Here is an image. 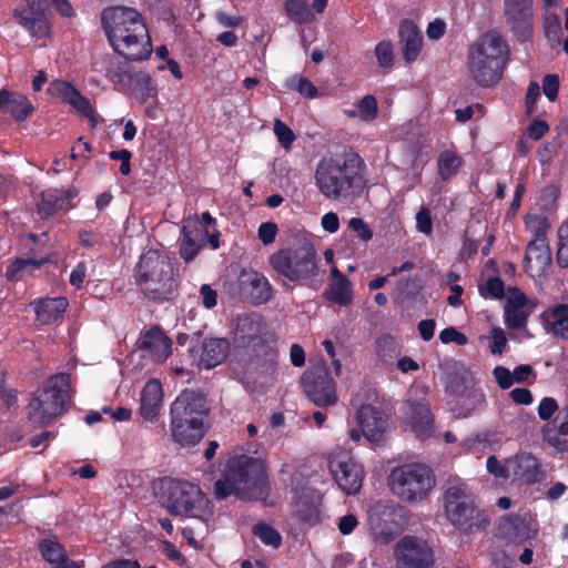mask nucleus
Wrapping results in <instances>:
<instances>
[{
	"mask_svg": "<svg viewBox=\"0 0 568 568\" xmlns=\"http://www.w3.org/2000/svg\"><path fill=\"white\" fill-rule=\"evenodd\" d=\"M253 534L265 545L278 548L282 542L280 532L270 525L257 524L253 527Z\"/></svg>",
	"mask_w": 568,
	"mask_h": 568,
	"instance_id": "47",
	"label": "nucleus"
},
{
	"mask_svg": "<svg viewBox=\"0 0 568 568\" xmlns=\"http://www.w3.org/2000/svg\"><path fill=\"white\" fill-rule=\"evenodd\" d=\"M274 134L278 143L285 149L290 150L295 141L294 132L281 120L276 119L273 126Z\"/></svg>",
	"mask_w": 568,
	"mask_h": 568,
	"instance_id": "54",
	"label": "nucleus"
},
{
	"mask_svg": "<svg viewBox=\"0 0 568 568\" xmlns=\"http://www.w3.org/2000/svg\"><path fill=\"white\" fill-rule=\"evenodd\" d=\"M101 20L108 41L122 42L123 36L134 33L132 38H136L135 33L148 29L141 14L128 7L106 8Z\"/></svg>",
	"mask_w": 568,
	"mask_h": 568,
	"instance_id": "12",
	"label": "nucleus"
},
{
	"mask_svg": "<svg viewBox=\"0 0 568 568\" xmlns=\"http://www.w3.org/2000/svg\"><path fill=\"white\" fill-rule=\"evenodd\" d=\"M544 30L547 39L552 44H560L562 41L561 17L558 12L542 13Z\"/></svg>",
	"mask_w": 568,
	"mask_h": 568,
	"instance_id": "44",
	"label": "nucleus"
},
{
	"mask_svg": "<svg viewBox=\"0 0 568 568\" xmlns=\"http://www.w3.org/2000/svg\"><path fill=\"white\" fill-rule=\"evenodd\" d=\"M527 230L532 235V240L547 241L548 221L545 216L538 214H528L525 219Z\"/></svg>",
	"mask_w": 568,
	"mask_h": 568,
	"instance_id": "46",
	"label": "nucleus"
},
{
	"mask_svg": "<svg viewBox=\"0 0 568 568\" xmlns=\"http://www.w3.org/2000/svg\"><path fill=\"white\" fill-rule=\"evenodd\" d=\"M294 507L296 516L308 524H313L318 518V497L311 489H303L294 497Z\"/></svg>",
	"mask_w": 568,
	"mask_h": 568,
	"instance_id": "36",
	"label": "nucleus"
},
{
	"mask_svg": "<svg viewBox=\"0 0 568 568\" xmlns=\"http://www.w3.org/2000/svg\"><path fill=\"white\" fill-rule=\"evenodd\" d=\"M171 434L183 447L194 446L205 434L209 414L206 399L201 394L185 389L171 405Z\"/></svg>",
	"mask_w": 568,
	"mask_h": 568,
	"instance_id": "4",
	"label": "nucleus"
},
{
	"mask_svg": "<svg viewBox=\"0 0 568 568\" xmlns=\"http://www.w3.org/2000/svg\"><path fill=\"white\" fill-rule=\"evenodd\" d=\"M268 263L275 272L292 282L317 275L316 253L308 244L278 250L268 257Z\"/></svg>",
	"mask_w": 568,
	"mask_h": 568,
	"instance_id": "10",
	"label": "nucleus"
},
{
	"mask_svg": "<svg viewBox=\"0 0 568 568\" xmlns=\"http://www.w3.org/2000/svg\"><path fill=\"white\" fill-rule=\"evenodd\" d=\"M364 161L353 151L323 158L315 169V185L328 200H352L364 186Z\"/></svg>",
	"mask_w": 568,
	"mask_h": 568,
	"instance_id": "1",
	"label": "nucleus"
},
{
	"mask_svg": "<svg viewBox=\"0 0 568 568\" xmlns=\"http://www.w3.org/2000/svg\"><path fill=\"white\" fill-rule=\"evenodd\" d=\"M284 8L286 14L298 23L310 22L313 18L312 11L304 0H287Z\"/></svg>",
	"mask_w": 568,
	"mask_h": 568,
	"instance_id": "45",
	"label": "nucleus"
},
{
	"mask_svg": "<svg viewBox=\"0 0 568 568\" xmlns=\"http://www.w3.org/2000/svg\"><path fill=\"white\" fill-rule=\"evenodd\" d=\"M230 349L226 338L206 337L202 341V355H225Z\"/></svg>",
	"mask_w": 568,
	"mask_h": 568,
	"instance_id": "52",
	"label": "nucleus"
},
{
	"mask_svg": "<svg viewBox=\"0 0 568 568\" xmlns=\"http://www.w3.org/2000/svg\"><path fill=\"white\" fill-rule=\"evenodd\" d=\"M546 329L554 336L568 339V304H557L542 315Z\"/></svg>",
	"mask_w": 568,
	"mask_h": 568,
	"instance_id": "34",
	"label": "nucleus"
},
{
	"mask_svg": "<svg viewBox=\"0 0 568 568\" xmlns=\"http://www.w3.org/2000/svg\"><path fill=\"white\" fill-rule=\"evenodd\" d=\"M439 339L444 344L456 343L458 345H465L467 343V337L454 327L443 329L439 333Z\"/></svg>",
	"mask_w": 568,
	"mask_h": 568,
	"instance_id": "63",
	"label": "nucleus"
},
{
	"mask_svg": "<svg viewBox=\"0 0 568 568\" xmlns=\"http://www.w3.org/2000/svg\"><path fill=\"white\" fill-rule=\"evenodd\" d=\"M394 558L398 568H432L435 564L428 542L414 536H405L397 541Z\"/></svg>",
	"mask_w": 568,
	"mask_h": 568,
	"instance_id": "13",
	"label": "nucleus"
},
{
	"mask_svg": "<svg viewBox=\"0 0 568 568\" xmlns=\"http://www.w3.org/2000/svg\"><path fill=\"white\" fill-rule=\"evenodd\" d=\"M190 224L183 226V237L180 245V254L186 262L193 260L204 244L207 231L203 226L190 229Z\"/></svg>",
	"mask_w": 568,
	"mask_h": 568,
	"instance_id": "35",
	"label": "nucleus"
},
{
	"mask_svg": "<svg viewBox=\"0 0 568 568\" xmlns=\"http://www.w3.org/2000/svg\"><path fill=\"white\" fill-rule=\"evenodd\" d=\"M135 281L150 300H170L178 288V280L169 257L158 251L144 253L135 267Z\"/></svg>",
	"mask_w": 568,
	"mask_h": 568,
	"instance_id": "7",
	"label": "nucleus"
},
{
	"mask_svg": "<svg viewBox=\"0 0 568 568\" xmlns=\"http://www.w3.org/2000/svg\"><path fill=\"white\" fill-rule=\"evenodd\" d=\"M160 504L174 516H185L207 521L213 516V505L201 488L187 480L164 478L159 486Z\"/></svg>",
	"mask_w": 568,
	"mask_h": 568,
	"instance_id": "6",
	"label": "nucleus"
},
{
	"mask_svg": "<svg viewBox=\"0 0 568 568\" xmlns=\"http://www.w3.org/2000/svg\"><path fill=\"white\" fill-rule=\"evenodd\" d=\"M75 389L71 375L58 373L47 378L31 395L27 406V417L34 426L49 425L68 412Z\"/></svg>",
	"mask_w": 568,
	"mask_h": 568,
	"instance_id": "3",
	"label": "nucleus"
},
{
	"mask_svg": "<svg viewBox=\"0 0 568 568\" xmlns=\"http://www.w3.org/2000/svg\"><path fill=\"white\" fill-rule=\"evenodd\" d=\"M511 479L520 485H532L541 479L538 459L528 453H519L508 458Z\"/></svg>",
	"mask_w": 568,
	"mask_h": 568,
	"instance_id": "21",
	"label": "nucleus"
},
{
	"mask_svg": "<svg viewBox=\"0 0 568 568\" xmlns=\"http://www.w3.org/2000/svg\"><path fill=\"white\" fill-rule=\"evenodd\" d=\"M39 550L53 568H84V561L70 560L64 547L54 538L41 540Z\"/></svg>",
	"mask_w": 568,
	"mask_h": 568,
	"instance_id": "33",
	"label": "nucleus"
},
{
	"mask_svg": "<svg viewBox=\"0 0 568 568\" xmlns=\"http://www.w3.org/2000/svg\"><path fill=\"white\" fill-rule=\"evenodd\" d=\"M487 470L497 478H511L510 470L508 468V459L500 462L496 456H489L487 458Z\"/></svg>",
	"mask_w": 568,
	"mask_h": 568,
	"instance_id": "58",
	"label": "nucleus"
},
{
	"mask_svg": "<svg viewBox=\"0 0 568 568\" xmlns=\"http://www.w3.org/2000/svg\"><path fill=\"white\" fill-rule=\"evenodd\" d=\"M558 409V404L552 397H545L541 399L538 406V415L542 420H549L556 410Z\"/></svg>",
	"mask_w": 568,
	"mask_h": 568,
	"instance_id": "64",
	"label": "nucleus"
},
{
	"mask_svg": "<svg viewBox=\"0 0 568 568\" xmlns=\"http://www.w3.org/2000/svg\"><path fill=\"white\" fill-rule=\"evenodd\" d=\"M43 0H26L14 10V17L32 37L43 39L50 33V24L42 10Z\"/></svg>",
	"mask_w": 568,
	"mask_h": 568,
	"instance_id": "18",
	"label": "nucleus"
},
{
	"mask_svg": "<svg viewBox=\"0 0 568 568\" xmlns=\"http://www.w3.org/2000/svg\"><path fill=\"white\" fill-rule=\"evenodd\" d=\"M348 227L356 233V235L364 242L373 237V232L369 226L359 217H352L348 221Z\"/></svg>",
	"mask_w": 568,
	"mask_h": 568,
	"instance_id": "62",
	"label": "nucleus"
},
{
	"mask_svg": "<svg viewBox=\"0 0 568 568\" xmlns=\"http://www.w3.org/2000/svg\"><path fill=\"white\" fill-rule=\"evenodd\" d=\"M498 529L508 542L521 544L537 536L538 523L530 513H523L503 517Z\"/></svg>",
	"mask_w": 568,
	"mask_h": 568,
	"instance_id": "17",
	"label": "nucleus"
},
{
	"mask_svg": "<svg viewBox=\"0 0 568 568\" xmlns=\"http://www.w3.org/2000/svg\"><path fill=\"white\" fill-rule=\"evenodd\" d=\"M67 104H69L83 116H87L92 122H94V112L90 101L85 97H83L77 89Z\"/></svg>",
	"mask_w": 568,
	"mask_h": 568,
	"instance_id": "53",
	"label": "nucleus"
},
{
	"mask_svg": "<svg viewBox=\"0 0 568 568\" xmlns=\"http://www.w3.org/2000/svg\"><path fill=\"white\" fill-rule=\"evenodd\" d=\"M74 91L75 88L72 84L62 80L52 81L48 87V93L63 103L69 102Z\"/></svg>",
	"mask_w": 568,
	"mask_h": 568,
	"instance_id": "51",
	"label": "nucleus"
},
{
	"mask_svg": "<svg viewBox=\"0 0 568 568\" xmlns=\"http://www.w3.org/2000/svg\"><path fill=\"white\" fill-rule=\"evenodd\" d=\"M544 439L560 453H568V404L558 413L552 425L542 428Z\"/></svg>",
	"mask_w": 568,
	"mask_h": 568,
	"instance_id": "30",
	"label": "nucleus"
},
{
	"mask_svg": "<svg viewBox=\"0 0 568 568\" xmlns=\"http://www.w3.org/2000/svg\"><path fill=\"white\" fill-rule=\"evenodd\" d=\"M403 42V59L410 64L417 60L423 49V34L417 26L409 20L403 21L399 30Z\"/></svg>",
	"mask_w": 568,
	"mask_h": 568,
	"instance_id": "31",
	"label": "nucleus"
},
{
	"mask_svg": "<svg viewBox=\"0 0 568 568\" xmlns=\"http://www.w3.org/2000/svg\"><path fill=\"white\" fill-rule=\"evenodd\" d=\"M75 195L74 191L48 189L42 192L41 200L38 203L39 213L43 216H50L57 211L70 210L73 206L71 201Z\"/></svg>",
	"mask_w": 568,
	"mask_h": 568,
	"instance_id": "32",
	"label": "nucleus"
},
{
	"mask_svg": "<svg viewBox=\"0 0 568 568\" xmlns=\"http://www.w3.org/2000/svg\"><path fill=\"white\" fill-rule=\"evenodd\" d=\"M36 313V322L40 326L53 325L59 323L65 313L69 301L67 297L58 296L52 298H40L32 302Z\"/></svg>",
	"mask_w": 568,
	"mask_h": 568,
	"instance_id": "24",
	"label": "nucleus"
},
{
	"mask_svg": "<svg viewBox=\"0 0 568 568\" xmlns=\"http://www.w3.org/2000/svg\"><path fill=\"white\" fill-rule=\"evenodd\" d=\"M261 328V321L251 316L240 317L236 324V329L242 333V337L248 339L253 338Z\"/></svg>",
	"mask_w": 568,
	"mask_h": 568,
	"instance_id": "56",
	"label": "nucleus"
},
{
	"mask_svg": "<svg viewBox=\"0 0 568 568\" xmlns=\"http://www.w3.org/2000/svg\"><path fill=\"white\" fill-rule=\"evenodd\" d=\"M444 509L448 520L462 530L470 529L478 515L467 485L459 478L448 479L444 493Z\"/></svg>",
	"mask_w": 568,
	"mask_h": 568,
	"instance_id": "11",
	"label": "nucleus"
},
{
	"mask_svg": "<svg viewBox=\"0 0 568 568\" xmlns=\"http://www.w3.org/2000/svg\"><path fill=\"white\" fill-rule=\"evenodd\" d=\"M508 57L507 44L495 32L483 34L468 51L469 78L480 87L497 84L504 73Z\"/></svg>",
	"mask_w": 568,
	"mask_h": 568,
	"instance_id": "5",
	"label": "nucleus"
},
{
	"mask_svg": "<svg viewBox=\"0 0 568 568\" xmlns=\"http://www.w3.org/2000/svg\"><path fill=\"white\" fill-rule=\"evenodd\" d=\"M377 63L383 69H389L394 63V47L390 41L383 40L375 47Z\"/></svg>",
	"mask_w": 568,
	"mask_h": 568,
	"instance_id": "49",
	"label": "nucleus"
},
{
	"mask_svg": "<svg viewBox=\"0 0 568 568\" xmlns=\"http://www.w3.org/2000/svg\"><path fill=\"white\" fill-rule=\"evenodd\" d=\"M559 91V78L557 74H547L542 79V92L546 98L554 102Z\"/></svg>",
	"mask_w": 568,
	"mask_h": 568,
	"instance_id": "59",
	"label": "nucleus"
},
{
	"mask_svg": "<svg viewBox=\"0 0 568 568\" xmlns=\"http://www.w3.org/2000/svg\"><path fill=\"white\" fill-rule=\"evenodd\" d=\"M479 292L485 298H500L504 295V283L499 277H489L479 286Z\"/></svg>",
	"mask_w": 568,
	"mask_h": 568,
	"instance_id": "55",
	"label": "nucleus"
},
{
	"mask_svg": "<svg viewBox=\"0 0 568 568\" xmlns=\"http://www.w3.org/2000/svg\"><path fill=\"white\" fill-rule=\"evenodd\" d=\"M327 298L338 305H348L353 300L352 283L348 280L333 281L328 286Z\"/></svg>",
	"mask_w": 568,
	"mask_h": 568,
	"instance_id": "42",
	"label": "nucleus"
},
{
	"mask_svg": "<svg viewBox=\"0 0 568 568\" xmlns=\"http://www.w3.org/2000/svg\"><path fill=\"white\" fill-rule=\"evenodd\" d=\"M94 70L104 74L119 91L129 88V83L132 81V74L126 70V65L111 55H104L97 60Z\"/></svg>",
	"mask_w": 568,
	"mask_h": 568,
	"instance_id": "26",
	"label": "nucleus"
},
{
	"mask_svg": "<svg viewBox=\"0 0 568 568\" xmlns=\"http://www.w3.org/2000/svg\"><path fill=\"white\" fill-rule=\"evenodd\" d=\"M239 287L241 293L256 305L267 303L273 296L272 285L268 280L262 273L254 270H243L241 272Z\"/></svg>",
	"mask_w": 568,
	"mask_h": 568,
	"instance_id": "19",
	"label": "nucleus"
},
{
	"mask_svg": "<svg viewBox=\"0 0 568 568\" xmlns=\"http://www.w3.org/2000/svg\"><path fill=\"white\" fill-rule=\"evenodd\" d=\"M329 469L339 488L347 495L359 491L364 480V468L348 453L333 452L329 455Z\"/></svg>",
	"mask_w": 568,
	"mask_h": 568,
	"instance_id": "15",
	"label": "nucleus"
},
{
	"mask_svg": "<svg viewBox=\"0 0 568 568\" xmlns=\"http://www.w3.org/2000/svg\"><path fill=\"white\" fill-rule=\"evenodd\" d=\"M311 368L303 375L302 383L308 398L317 406L335 404L337 397L331 369L341 373V363L336 357H312Z\"/></svg>",
	"mask_w": 568,
	"mask_h": 568,
	"instance_id": "9",
	"label": "nucleus"
},
{
	"mask_svg": "<svg viewBox=\"0 0 568 568\" xmlns=\"http://www.w3.org/2000/svg\"><path fill=\"white\" fill-rule=\"evenodd\" d=\"M132 88L133 95L140 102H146L150 99H155L158 95L156 87L148 73L140 72L132 75V81L129 83Z\"/></svg>",
	"mask_w": 568,
	"mask_h": 568,
	"instance_id": "38",
	"label": "nucleus"
},
{
	"mask_svg": "<svg viewBox=\"0 0 568 568\" xmlns=\"http://www.w3.org/2000/svg\"><path fill=\"white\" fill-rule=\"evenodd\" d=\"M33 112V105L22 93L0 90V113L12 116L16 121H24Z\"/></svg>",
	"mask_w": 568,
	"mask_h": 568,
	"instance_id": "28",
	"label": "nucleus"
},
{
	"mask_svg": "<svg viewBox=\"0 0 568 568\" xmlns=\"http://www.w3.org/2000/svg\"><path fill=\"white\" fill-rule=\"evenodd\" d=\"M473 384H475L473 374L465 368H460L447 376L446 390L449 395L458 398Z\"/></svg>",
	"mask_w": 568,
	"mask_h": 568,
	"instance_id": "40",
	"label": "nucleus"
},
{
	"mask_svg": "<svg viewBox=\"0 0 568 568\" xmlns=\"http://www.w3.org/2000/svg\"><path fill=\"white\" fill-rule=\"evenodd\" d=\"M488 342L489 351L496 355L506 351L507 338L501 328H493L490 334L485 337Z\"/></svg>",
	"mask_w": 568,
	"mask_h": 568,
	"instance_id": "57",
	"label": "nucleus"
},
{
	"mask_svg": "<svg viewBox=\"0 0 568 568\" xmlns=\"http://www.w3.org/2000/svg\"><path fill=\"white\" fill-rule=\"evenodd\" d=\"M557 262L561 267H568V220L558 229Z\"/></svg>",
	"mask_w": 568,
	"mask_h": 568,
	"instance_id": "50",
	"label": "nucleus"
},
{
	"mask_svg": "<svg viewBox=\"0 0 568 568\" xmlns=\"http://www.w3.org/2000/svg\"><path fill=\"white\" fill-rule=\"evenodd\" d=\"M134 33L123 36L121 41H109L113 50L130 61H143L152 54V42L149 30L135 33L136 38H132Z\"/></svg>",
	"mask_w": 568,
	"mask_h": 568,
	"instance_id": "20",
	"label": "nucleus"
},
{
	"mask_svg": "<svg viewBox=\"0 0 568 568\" xmlns=\"http://www.w3.org/2000/svg\"><path fill=\"white\" fill-rule=\"evenodd\" d=\"M362 434L369 442H379L387 428L385 414L373 405H362L356 414Z\"/></svg>",
	"mask_w": 568,
	"mask_h": 568,
	"instance_id": "22",
	"label": "nucleus"
},
{
	"mask_svg": "<svg viewBox=\"0 0 568 568\" xmlns=\"http://www.w3.org/2000/svg\"><path fill=\"white\" fill-rule=\"evenodd\" d=\"M460 165V156L452 150L443 151L438 156V174L444 180L456 174Z\"/></svg>",
	"mask_w": 568,
	"mask_h": 568,
	"instance_id": "43",
	"label": "nucleus"
},
{
	"mask_svg": "<svg viewBox=\"0 0 568 568\" xmlns=\"http://www.w3.org/2000/svg\"><path fill=\"white\" fill-rule=\"evenodd\" d=\"M428 394V386L423 383H414L408 390L407 405L409 407V417L407 423L415 435L420 438H427L433 434L434 418L430 409L423 399Z\"/></svg>",
	"mask_w": 568,
	"mask_h": 568,
	"instance_id": "14",
	"label": "nucleus"
},
{
	"mask_svg": "<svg viewBox=\"0 0 568 568\" xmlns=\"http://www.w3.org/2000/svg\"><path fill=\"white\" fill-rule=\"evenodd\" d=\"M457 402L460 408L465 410L463 416L466 417L473 412L483 408L486 403V398L483 389L477 387L475 383L457 398Z\"/></svg>",
	"mask_w": 568,
	"mask_h": 568,
	"instance_id": "41",
	"label": "nucleus"
},
{
	"mask_svg": "<svg viewBox=\"0 0 568 568\" xmlns=\"http://www.w3.org/2000/svg\"><path fill=\"white\" fill-rule=\"evenodd\" d=\"M277 231V225L274 222H264L258 226L257 235L264 245H268L275 241Z\"/></svg>",
	"mask_w": 568,
	"mask_h": 568,
	"instance_id": "61",
	"label": "nucleus"
},
{
	"mask_svg": "<svg viewBox=\"0 0 568 568\" xmlns=\"http://www.w3.org/2000/svg\"><path fill=\"white\" fill-rule=\"evenodd\" d=\"M135 346L149 355H171L173 342L159 326H152L141 332Z\"/></svg>",
	"mask_w": 568,
	"mask_h": 568,
	"instance_id": "25",
	"label": "nucleus"
},
{
	"mask_svg": "<svg viewBox=\"0 0 568 568\" xmlns=\"http://www.w3.org/2000/svg\"><path fill=\"white\" fill-rule=\"evenodd\" d=\"M503 14L506 24L521 39L532 32L534 0H503Z\"/></svg>",
	"mask_w": 568,
	"mask_h": 568,
	"instance_id": "16",
	"label": "nucleus"
},
{
	"mask_svg": "<svg viewBox=\"0 0 568 568\" xmlns=\"http://www.w3.org/2000/svg\"><path fill=\"white\" fill-rule=\"evenodd\" d=\"M416 229L418 232L429 235L433 231V221L430 211L427 207H422L416 214Z\"/></svg>",
	"mask_w": 568,
	"mask_h": 568,
	"instance_id": "60",
	"label": "nucleus"
},
{
	"mask_svg": "<svg viewBox=\"0 0 568 568\" xmlns=\"http://www.w3.org/2000/svg\"><path fill=\"white\" fill-rule=\"evenodd\" d=\"M49 258H17L7 268V278L19 281L39 270Z\"/></svg>",
	"mask_w": 568,
	"mask_h": 568,
	"instance_id": "39",
	"label": "nucleus"
},
{
	"mask_svg": "<svg viewBox=\"0 0 568 568\" xmlns=\"http://www.w3.org/2000/svg\"><path fill=\"white\" fill-rule=\"evenodd\" d=\"M163 405V388L158 379H150L141 392L140 414L146 420H154Z\"/></svg>",
	"mask_w": 568,
	"mask_h": 568,
	"instance_id": "29",
	"label": "nucleus"
},
{
	"mask_svg": "<svg viewBox=\"0 0 568 568\" xmlns=\"http://www.w3.org/2000/svg\"><path fill=\"white\" fill-rule=\"evenodd\" d=\"M265 462L261 457L237 455L227 460L222 478L214 484V495L224 499L231 495L244 500H263L268 495Z\"/></svg>",
	"mask_w": 568,
	"mask_h": 568,
	"instance_id": "2",
	"label": "nucleus"
},
{
	"mask_svg": "<svg viewBox=\"0 0 568 568\" xmlns=\"http://www.w3.org/2000/svg\"><path fill=\"white\" fill-rule=\"evenodd\" d=\"M286 87L297 91L307 99H313L317 95V88L308 79L303 77L295 75L290 78L286 82Z\"/></svg>",
	"mask_w": 568,
	"mask_h": 568,
	"instance_id": "48",
	"label": "nucleus"
},
{
	"mask_svg": "<svg viewBox=\"0 0 568 568\" xmlns=\"http://www.w3.org/2000/svg\"><path fill=\"white\" fill-rule=\"evenodd\" d=\"M343 112L349 119L373 122L378 115L377 100L372 94L364 95L352 109H345Z\"/></svg>",
	"mask_w": 568,
	"mask_h": 568,
	"instance_id": "37",
	"label": "nucleus"
},
{
	"mask_svg": "<svg viewBox=\"0 0 568 568\" xmlns=\"http://www.w3.org/2000/svg\"><path fill=\"white\" fill-rule=\"evenodd\" d=\"M551 263V253L547 241L531 240L525 254V270L531 277L545 275Z\"/></svg>",
	"mask_w": 568,
	"mask_h": 568,
	"instance_id": "23",
	"label": "nucleus"
},
{
	"mask_svg": "<svg viewBox=\"0 0 568 568\" xmlns=\"http://www.w3.org/2000/svg\"><path fill=\"white\" fill-rule=\"evenodd\" d=\"M528 300L518 288H509L505 306V323L511 328H519L529 316Z\"/></svg>",
	"mask_w": 568,
	"mask_h": 568,
	"instance_id": "27",
	"label": "nucleus"
},
{
	"mask_svg": "<svg viewBox=\"0 0 568 568\" xmlns=\"http://www.w3.org/2000/svg\"><path fill=\"white\" fill-rule=\"evenodd\" d=\"M435 485L434 471L422 463L397 466L388 476V486L392 493L408 504L427 499Z\"/></svg>",
	"mask_w": 568,
	"mask_h": 568,
	"instance_id": "8",
	"label": "nucleus"
}]
</instances>
